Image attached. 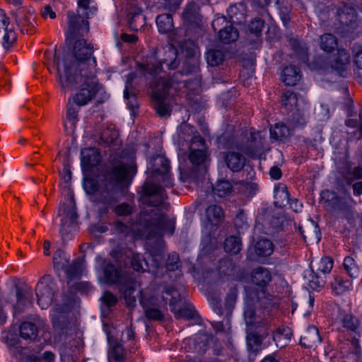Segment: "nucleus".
Instances as JSON below:
<instances>
[{
  "instance_id": "nucleus-61",
  "label": "nucleus",
  "mask_w": 362,
  "mask_h": 362,
  "mask_svg": "<svg viewBox=\"0 0 362 362\" xmlns=\"http://www.w3.org/2000/svg\"><path fill=\"white\" fill-rule=\"evenodd\" d=\"M101 300L103 305L107 308H110L117 303V298L110 291L105 292L101 297Z\"/></svg>"
},
{
  "instance_id": "nucleus-8",
  "label": "nucleus",
  "mask_w": 362,
  "mask_h": 362,
  "mask_svg": "<svg viewBox=\"0 0 362 362\" xmlns=\"http://www.w3.org/2000/svg\"><path fill=\"white\" fill-rule=\"evenodd\" d=\"M58 215L62 217L59 233L64 239L76 226L77 214L72 195L68 198L66 203L59 206Z\"/></svg>"
},
{
  "instance_id": "nucleus-1",
  "label": "nucleus",
  "mask_w": 362,
  "mask_h": 362,
  "mask_svg": "<svg viewBox=\"0 0 362 362\" xmlns=\"http://www.w3.org/2000/svg\"><path fill=\"white\" fill-rule=\"evenodd\" d=\"M92 53L93 47L83 39L75 42L71 55L60 59L55 51L54 63L62 88H79L81 90L102 88L95 75V59L92 58Z\"/></svg>"
},
{
  "instance_id": "nucleus-59",
  "label": "nucleus",
  "mask_w": 362,
  "mask_h": 362,
  "mask_svg": "<svg viewBox=\"0 0 362 362\" xmlns=\"http://www.w3.org/2000/svg\"><path fill=\"white\" fill-rule=\"evenodd\" d=\"M264 23L259 18H256L252 20L249 25V30L250 33H254L256 35H258L262 33L264 28Z\"/></svg>"
},
{
  "instance_id": "nucleus-55",
  "label": "nucleus",
  "mask_w": 362,
  "mask_h": 362,
  "mask_svg": "<svg viewBox=\"0 0 362 362\" xmlns=\"http://www.w3.org/2000/svg\"><path fill=\"white\" fill-rule=\"evenodd\" d=\"M234 224L239 232L240 230H243L248 228L247 216L243 210H240L236 214L234 219Z\"/></svg>"
},
{
  "instance_id": "nucleus-12",
  "label": "nucleus",
  "mask_w": 362,
  "mask_h": 362,
  "mask_svg": "<svg viewBox=\"0 0 362 362\" xmlns=\"http://www.w3.org/2000/svg\"><path fill=\"white\" fill-rule=\"evenodd\" d=\"M272 279V273L267 268L258 267L252 269L250 274L251 282L260 289L255 296H252V293H250L252 301L257 302L260 298L265 296V289Z\"/></svg>"
},
{
  "instance_id": "nucleus-31",
  "label": "nucleus",
  "mask_w": 362,
  "mask_h": 362,
  "mask_svg": "<svg viewBox=\"0 0 362 362\" xmlns=\"http://www.w3.org/2000/svg\"><path fill=\"white\" fill-rule=\"evenodd\" d=\"M158 30L161 33H167L173 30L174 24L170 14H161L156 18Z\"/></svg>"
},
{
  "instance_id": "nucleus-3",
  "label": "nucleus",
  "mask_w": 362,
  "mask_h": 362,
  "mask_svg": "<svg viewBox=\"0 0 362 362\" xmlns=\"http://www.w3.org/2000/svg\"><path fill=\"white\" fill-rule=\"evenodd\" d=\"M111 255L115 259L114 262L110 259L103 261V281L108 285H118L127 303L130 305L136 302L133 294L140 284L127 271L124 264L122 262V255L119 256L115 251H112Z\"/></svg>"
},
{
  "instance_id": "nucleus-60",
  "label": "nucleus",
  "mask_w": 362,
  "mask_h": 362,
  "mask_svg": "<svg viewBox=\"0 0 362 362\" xmlns=\"http://www.w3.org/2000/svg\"><path fill=\"white\" fill-rule=\"evenodd\" d=\"M308 285L312 289L319 291L324 286L325 280L317 274H313L309 279Z\"/></svg>"
},
{
  "instance_id": "nucleus-10",
  "label": "nucleus",
  "mask_w": 362,
  "mask_h": 362,
  "mask_svg": "<svg viewBox=\"0 0 362 362\" xmlns=\"http://www.w3.org/2000/svg\"><path fill=\"white\" fill-rule=\"evenodd\" d=\"M151 105L156 113L161 118L171 115L173 107L176 104L173 94L170 92H151Z\"/></svg>"
},
{
  "instance_id": "nucleus-32",
  "label": "nucleus",
  "mask_w": 362,
  "mask_h": 362,
  "mask_svg": "<svg viewBox=\"0 0 362 362\" xmlns=\"http://www.w3.org/2000/svg\"><path fill=\"white\" fill-rule=\"evenodd\" d=\"M273 251V244L267 239H260L255 244V252L259 257H268Z\"/></svg>"
},
{
  "instance_id": "nucleus-63",
  "label": "nucleus",
  "mask_w": 362,
  "mask_h": 362,
  "mask_svg": "<svg viewBox=\"0 0 362 362\" xmlns=\"http://www.w3.org/2000/svg\"><path fill=\"white\" fill-rule=\"evenodd\" d=\"M199 92H187L186 98L188 100V104L192 107L197 104L198 100L201 98Z\"/></svg>"
},
{
  "instance_id": "nucleus-27",
  "label": "nucleus",
  "mask_w": 362,
  "mask_h": 362,
  "mask_svg": "<svg viewBox=\"0 0 362 362\" xmlns=\"http://www.w3.org/2000/svg\"><path fill=\"white\" fill-rule=\"evenodd\" d=\"M331 287L337 295H341L351 289L352 282L344 276L339 274L335 276L334 281L331 282Z\"/></svg>"
},
{
  "instance_id": "nucleus-48",
  "label": "nucleus",
  "mask_w": 362,
  "mask_h": 362,
  "mask_svg": "<svg viewBox=\"0 0 362 362\" xmlns=\"http://www.w3.org/2000/svg\"><path fill=\"white\" fill-rule=\"evenodd\" d=\"M121 340L123 343H129L127 347L131 351L134 350V346L136 344L135 332L132 326L127 327L126 329L123 331Z\"/></svg>"
},
{
  "instance_id": "nucleus-39",
  "label": "nucleus",
  "mask_w": 362,
  "mask_h": 362,
  "mask_svg": "<svg viewBox=\"0 0 362 362\" xmlns=\"http://www.w3.org/2000/svg\"><path fill=\"white\" fill-rule=\"evenodd\" d=\"M183 18L189 22H197L199 19V6L197 3L189 4L183 12Z\"/></svg>"
},
{
  "instance_id": "nucleus-36",
  "label": "nucleus",
  "mask_w": 362,
  "mask_h": 362,
  "mask_svg": "<svg viewBox=\"0 0 362 362\" xmlns=\"http://www.w3.org/2000/svg\"><path fill=\"white\" fill-rule=\"evenodd\" d=\"M233 190L232 184L228 180H219L213 187V192L219 197H227Z\"/></svg>"
},
{
  "instance_id": "nucleus-49",
  "label": "nucleus",
  "mask_w": 362,
  "mask_h": 362,
  "mask_svg": "<svg viewBox=\"0 0 362 362\" xmlns=\"http://www.w3.org/2000/svg\"><path fill=\"white\" fill-rule=\"evenodd\" d=\"M342 326L349 330L355 332L359 327L358 320L351 314H345L341 320Z\"/></svg>"
},
{
  "instance_id": "nucleus-64",
  "label": "nucleus",
  "mask_w": 362,
  "mask_h": 362,
  "mask_svg": "<svg viewBox=\"0 0 362 362\" xmlns=\"http://www.w3.org/2000/svg\"><path fill=\"white\" fill-rule=\"evenodd\" d=\"M226 20L224 16H221L219 14L216 15V18L214 19L212 22V27L214 30L218 29H221V27L226 23Z\"/></svg>"
},
{
  "instance_id": "nucleus-24",
  "label": "nucleus",
  "mask_w": 362,
  "mask_h": 362,
  "mask_svg": "<svg viewBox=\"0 0 362 362\" xmlns=\"http://www.w3.org/2000/svg\"><path fill=\"white\" fill-rule=\"evenodd\" d=\"M292 331L288 327L282 326L276 328L273 333L272 340L276 343L277 347L286 346L292 337Z\"/></svg>"
},
{
  "instance_id": "nucleus-5",
  "label": "nucleus",
  "mask_w": 362,
  "mask_h": 362,
  "mask_svg": "<svg viewBox=\"0 0 362 362\" xmlns=\"http://www.w3.org/2000/svg\"><path fill=\"white\" fill-rule=\"evenodd\" d=\"M198 52V47L192 41L187 40L180 43L175 37H173L167 47L166 57L163 59V63L169 69H175L179 65L180 56H183L187 60L184 63L182 74L187 75L192 72H196L198 69V58L197 57Z\"/></svg>"
},
{
  "instance_id": "nucleus-20",
  "label": "nucleus",
  "mask_w": 362,
  "mask_h": 362,
  "mask_svg": "<svg viewBox=\"0 0 362 362\" xmlns=\"http://www.w3.org/2000/svg\"><path fill=\"white\" fill-rule=\"evenodd\" d=\"M142 10L137 6H131L128 11V23L130 28L138 30L145 24V18L141 14Z\"/></svg>"
},
{
  "instance_id": "nucleus-28",
  "label": "nucleus",
  "mask_w": 362,
  "mask_h": 362,
  "mask_svg": "<svg viewBox=\"0 0 362 362\" xmlns=\"http://www.w3.org/2000/svg\"><path fill=\"white\" fill-rule=\"evenodd\" d=\"M69 29L71 34H75L80 32L83 26L86 31L88 30V23L86 20H81V25H79L80 17L76 16L73 12H69L67 15Z\"/></svg>"
},
{
  "instance_id": "nucleus-33",
  "label": "nucleus",
  "mask_w": 362,
  "mask_h": 362,
  "mask_svg": "<svg viewBox=\"0 0 362 362\" xmlns=\"http://www.w3.org/2000/svg\"><path fill=\"white\" fill-rule=\"evenodd\" d=\"M180 263L179 255L176 252L170 253L165 262V268L168 272H174L175 276L180 278L182 276V272L180 269Z\"/></svg>"
},
{
  "instance_id": "nucleus-2",
  "label": "nucleus",
  "mask_w": 362,
  "mask_h": 362,
  "mask_svg": "<svg viewBox=\"0 0 362 362\" xmlns=\"http://www.w3.org/2000/svg\"><path fill=\"white\" fill-rule=\"evenodd\" d=\"M136 173L134 165L120 163L107 169L100 182L93 179L85 180L83 187L86 193L90 195V201L102 205L101 214H106L118 201V190L128 187Z\"/></svg>"
},
{
  "instance_id": "nucleus-34",
  "label": "nucleus",
  "mask_w": 362,
  "mask_h": 362,
  "mask_svg": "<svg viewBox=\"0 0 362 362\" xmlns=\"http://www.w3.org/2000/svg\"><path fill=\"white\" fill-rule=\"evenodd\" d=\"M220 40L224 43H230L235 42L239 36L238 31L233 26H224L219 30L218 34Z\"/></svg>"
},
{
  "instance_id": "nucleus-23",
  "label": "nucleus",
  "mask_w": 362,
  "mask_h": 362,
  "mask_svg": "<svg viewBox=\"0 0 362 362\" xmlns=\"http://www.w3.org/2000/svg\"><path fill=\"white\" fill-rule=\"evenodd\" d=\"M227 13L232 24H241L245 20V6L243 4L231 5L228 8Z\"/></svg>"
},
{
  "instance_id": "nucleus-46",
  "label": "nucleus",
  "mask_w": 362,
  "mask_h": 362,
  "mask_svg": "<svg viewBox=\"0 0 362 362\" xmlns=\"http://www.w3.org/2000/svg\"><path fill=\"white\" fill-rule=\"evenodd\" d=\"M223 60V53L218 49H208L206 52L207 63L211 66H218Z\"/></svg>"
},
{
  "instance_id": "nucleus-13",
  "label": "nucleus",
  "mask_w": 362,
  "mask_h": 362,
  "mask_svg": "<svg viewBox=\"0 0 362 362\" xmlns=\"http://www.w3.org/2000/svg\"><path fill=\"white\" fill-rule=\"evenodd\" d=\"M146 230L150 237H160L165 233L172 235L174 232V221L164 214H160L156 218L146 223Z\"/></svg>"
},
{
  "instance_id": "nucleus-4",
  "label": "nucleus",
  "mask_w": 362,
  "mask_h": 362,
  "mask_svg": "<svg viewBox=\"0 0 362 362\" xmlns=\"http://www.w3.org/2000/svg\"><path fill=\"white\" fill-rule=\"evenodd\" d=\"M151 169L154 179L160 182L159 185L152 182L146 181L143 185V193L150 197L152 205H160L166 199L167 195L163 187H173V180L169 173L170 161L165 156L158 155L151 160Z\"/></svg>"
},
{
  "instance_id": "nucleus-50",
  "label": "nucleus",
  "mask_w": 362,
  "mask_h": 362,
  "mask_svg": "<svg viewBox=\"0 0 362 362\" xmlns=\"http://www.w3.org/2000/svg\"><path fill=\"white\" fill-rule=\"evenodd\" d=\"M78 108L74 106L71 103V98L68 100L67 110H66V122L71 124V126L74 128L78 122Z\"/></svg>"
},
{
  "instance_id": "nucleus-19",
  "label": "nucleus",
  "mask_w": 362,
  "mask_h": 362,
  "mask_svg": "<svg viewBox=\"0 0 362 362\" xmlns=\"http://www.w3.org/2000/svg\"><path fill=\"white\" fill-rule=\"evenodd\" d=\"M222 155L227 167L233 172H239L244 167L245 158L241 153L228 151Z\"/></svg>"
},
{
  "instance_id": "nucleus-26",
  "label": "nucleus",
  "mask_w": 362,
  "mask_h": 362,
  "mask_svg": "<svg viewBox=\"0 0 362 362\" xmlns=\"http://www.w3.org/2000/svg\"><path fill=\"white\" fill-rule=\"evenodd\" d=\"M19 332L23 339L35 341L38 337L39 328L35 323L26 321L21 325Z\"/></svg>"
},
{
  "instance_id": "nucleus-41",
  "label": "nucleus",
  "mask_w": 362,
  "mask_h": 362,
  "mask_svg": "<svg viewBox=\"0 0 362 362\" xmlns=\"http://www.w3.org/2000/svg\"><path fill=\"white\" fill-rule=\"evenodd\" d=\"M78 6L80 10H83L82 14L87 18L94 15L97 11V6L94 0H78Z\"/></svg>"
},
{
  "instance_id": "nucleus-40",
  "label": "nucleus",
  "mask_w": 362,
  "mask_h": 362,
  "mask_svg": "<svg viewBox=\"0 0 362 362\" xmlns=\"http://www.w3.org/2000/svg\"><path fill=\"white\" fill-rule=\"evenodd\" d=\"M270 134L272 139L282 140L289 136L290 130L284 124L277 123L270 128Z\"/></svg>"
},
{
  "instance_id": "nucleus-56",
  "label": "nucleus",
  "mask_w": 362,
  "mask_h": 362,
  "mask_svg": "<svg viewBox=\"0 0 362 362\" xmlns=\"http://www.w3.org/2000/svg\"><path fill=\"white\" fill-rule=\"evenodd\" d=\"M333 268V260L329 257H322L318 263L317 270L324 274H329Z\"/></svg>"
},
{
  "instance_id": "nucleus-18",
  "label": "nucleus",
  "mask_w": 362,
  "mask_h": 362,
  "mask_svg": "<svg viewBox=\"0 0 362 362\" xmlns=\"http://www.w3.org/2000/svg\"><path fill=\"white\" fill-rule=\"evenodd\" d=\"M98 143L101 146H109L112 150H116L121 145L117 132L110 129L101 132Z\"/></svg>"
},
{
  "instance_id": "nucleus-6",
  "label": "nucleus",
  "mask_w": 362,
  "mask_h": 362,
  "mask_svg": "<svg viewBox=\"0 0 362 362\" xmlns=\"http://www.w3.org/2000/svg\"><path fill=\"white\" fill-rule=\"evenodd\" d=\"M184 291L185 284L182 282L165 286L162 292L161 303L163 305L169 304L170 310L174 313L177 319H194L197 313L193 307L185 306L177 308V304L180 302Z\"/></svg>"
},
{
  "instance_id": "nucleus-30",
  "label": "nucleus",
  "mask_w": 362,
  "mask_h": 362,
  "mask_svg": "<svg viewBox=\"0 0 362 362\" xmlns=\"http://www.w3.org/2000/svg\"><path fill=\"white\" fill-rule=\"evenodd\" d=\"M140 303L145 309L146 317L148 320H163L164 315L162 312L156 308H148L146 302V297L143 291H140Z\"/></svg>"
},
{
  "instance_id": "nucleus-37",
  "label": "nucleus",
  "mask_w": 362,
  "mask_h": 362,
  "mask_svg": "<svg viewBox=\"0 0 362 362\" xmlns=\"http://www.w3.org/2000/svg\"><path fill=\"white\" fill-rule=\"evenodd\" d=\"M274 204L276 206L281 208L289 203L291 198L289 193L285 186L279 187L274 192Z\"/></svg>"
},
{
  "instance_id": "nucleus-53",
  "label": "nucleus",
  "mask_w": 362,
  "mask_h": 362,
  "mask_svg": "<svg viewBox=\"0 0 362 362\" xmlns=\"http://www.w3.org/2000/svg\"><path fill=\"white\" fill-rule=\"evenodd\" d=\"M124 98L127 100L128 108L133 114H136L139 108V103L135 92H124Z\"/></svg>"
},
{
  "instance_id": "nucleus-9",
  "label": "nucleus",
  "mask_w": 362,
  "mask_h": 362,
  "mask_svg": "<svg viewBox=\"0 0 362 362\" xmlns=\"http://www.w3.org/2000/svg\"><path fill=\"white\" fill-rule=\"evenodd\" d=\"M57 286L56 282L49 275L42 277L36 286L37 304L42 309L47 308L52 303Z\"/></svg>"
},
{
  "instance_id": "nucleus-42",
  "label": "nucleus",
  "mask_w": 362,
  "mask_h": 362,
  "mask_svg": "<svg viewBox=\"0 0 362 362\" xmlns=\"http://www.w3.org/2000/svg\"><path fill=\"white\" fill-rule=\"evenodd\" d=\"M69 260V258L63 250L60 249L57 250L53 257L54 268L58 271L65 269L66 267L68 265Z\"/></svg>"
},
{
  "instance_id": "nucleus-17",
  "label": "nucleus",
  "mask_w": 362,
  "mask_h": 362,
  "mask_svg": "<svg viewBox=\"0 0 362 362\" xmlns=\"http://www.w3.org/2000/svg\"><path fill=\"white\" fill-rule=\"evenodd\" d=\"M302 75L299 68L293 65L285 66L281 73V81L288 86H294L301 80Z\"/></svg>"
},
{
  "instance_id": "nucleus-21",
  "label": "nucleus",
  "mask_w": 362,
  "mask_h": 362,
  "mask_svg": "<svg viewBox=\"0 0 362 362\" xmlns=\"http://www.w3.org/2000/svg\"><path fill=\"white\" fill-rule=\"evenodd\" d=\"M321 341L317 328L315 326L309 327L300 339V346L310 349Z\"/></svg>"
},
{
  "instance_id": "nucleus-44",
  "label": "nucleus",
  "mask_w": 362,
  "mask_h": 362,
  "mask_svg": "<svg viewBox=\"0 0 362 362\" xmlns=\"http://www.w3.org/2000/svg\"><path fill=\"white\" fill-rule=\"evenodd\" d=\"M131 264L134 270L136 272H146L150 269L146 260L139 253L132 255Z\"/></svg>"
},
{
  "instance_id": "nucleus-43",
  "label": "nucleus",
  "mask_w": 362,
  "mask_h": 362,
  "mask_svg": "<svg viewBox=\"0 0 362 362\" xmlns=\"http://www.w3.org/2000/svg\"><path fill=\"white\" fill-rule=\"evenodd\" d=\"M95 92H76L72 95L71 103L76 104L78 106H83L86 105L95 95Z\"/></svg>"
},
{
  "instance_id": "nucleus-25",
  "label": "nucleus",
  "mask_w": 362,
  "mask_h": 362,
  "mask_svg": "<svg viewBox=\"0 0 362 362\" xmlns=\"http://www.w3.org/2000/svg\"><path fill=\"white\" fill-rule=\"evenodd\" d=\"M100 153L95 148H86L81 151V163L86 167H93L100 161Z\"/></svg>"
},
{
  "instance_id": "nucleus-51",
  "label": "nucleus",
  "mask_w": 362,
  "mask_h": 362,
  "mask_svg": "<svg viewBox=\"0 0 362 362\" xmlns=\"http://www.w3.org/2000/svg\"><path fill=\"white\" fill-rule=\"evenodd\" d=\"M281 103L284 106L289 107L291 110L296 107L298 105V98L295 92H284L281 96Z\"/></svg>"
},
{
  "instance_id": "nucleus-38",
  "label": "nucleus",
  "mask_w": 362,
  "mask_h": 362,
  "mask_svg": "<svg viewBox=\"0 0 362 362\" xmlns=\"http://www.w3.org/2000/svg\"><path fill=\"white\" fill-rule=\"evenodd\" d=\"M241 240L236 236H230L224 242V250L226 252L232 255L238 254L241 250Z\"/></svg>"
},
{
  "instance_id": "nucleus-54",
  "label": "nucleus",
  "mask_w": 362,
  "mask_h": 362,
  "mask_svg": "<svg viewBox=\"0 0 362 362\" xmlns=\"http://www.w3.org/2000/svg\"><path fill=\"white\" fill-rule=\"evenodd\" d=\"M63 270L65 272L67 278H76L80 274L81 263L78 260H75L71 264L69 262L65 269Z\"/></svg>"
},
{
  "instance_id": "nucleus-16",
  "label": "nucleus",
  "mask_w": 362,
  "mask_h": 362,
  "mask_svg": "<svg viewBox=\"0 0 362 362\" xmlns=\"http://www.w3.org/2000/svg\"><path fill=\"white\" fill-rule=\"evenodd\" d=\"M263 136L260 132H251L250 134V148L245 149L241 145L234 144L233 141H227L225 144V146L229 148H237L241 151L245 152L247 154H252L254 151L259 149L262 146Z\"/></svg>"
},
{
  "instance_id": "nucleus-15",
  "label": "nucleus",
  "mask_w": 362,
  "mask_h": 362,
  "mask_svg": "<svg viewBox=\"0 0 362 362\" xmlns=\"http://www.w3.org/2000/svg\"><path fill=\"white\" fill-rule=\"evenodd\" d=\"M33 293L31 288L16 287V303L13 307L14 313L20 314L32 304Z\"/></svg>"
},
{
  "instance_id": "nucleus-57",
  "label": "nucleus",
  "mask_w": 362,
  "mask_h": 362,
  "mask_svg": "<svg viewBox=\"0 0 362 362\" xmlns=\"http://www.w3.org/2000/svg\"><path fill=\"white\" fill-rule=\"evenodd\" d=\"M113 211L117 216H126L132 214L133 212V206L124 202L115 206Z\"/></svg>"
},
{
  "instance_id": "nucleus-45",
  "label": "nucleus",
  "mask_w": 362,
  "mask_h": 362,
  "mask_svg": "<svg viewBox=\"0 0 362 362\" xmlns=\"http://www.w3.org/2000/svg\"><path fill=\"white\" fill-rule=\"evenodd\" d=\"M320 45L322 49L329 52L337 47V42L333 35L325 34L321 36Z\"/></svg>"
},
{
  "instance_id": "nucleus-35",
  "label": "nucleus",
  "mask_w": 362,
  "mask_h": 362,
  "mask_svg": "<svg viewBox=\"0 0 362 362\" xmlns=\"http://www.w3.org/2000/svg\"><path fill=\"white\" fill-rule=\"evenodd\" d=\"M218 269L221 274L233 276L236 273L238 267L231 259L227 257L220 260Z\"/></svg>"
},
{
  "instance_id": "nucleus-29",
  "label": "nucleus",
  "mask_w": 362,
  "mask_h": 362,
  "mask_svg": "<svg viewBox=\"0 0 362 362\" xmlns=\"http://www.w3.org/2000/svg\"><path fill=\"white\" fill-rule=\"evenodd\" d=\"M207 220L211 223L217 224L221 222L223 217L224 213L222 208L216 204L209 206L205 211Z\"/></svg>"
},
{
  "instance_id": "nucleus-58",
  "label": "nucleus",
  "mask_w": 362,
  "mask_h": 362,
  "mask_svg": "<svg viewBox=\"0 0 362 362\" xmlns=\"http://www.w3.org/2000/svg\"><path fill=\"white\" fill-rule=\"evenodd\" d=\"M346 181L351 184L354 180L362 179V163L350 170L346 177Z\"/></svg>"
},
{
  "instance_id": "nucleus-62",
  "label": "nucleus",
  "mask_w": 362,
  "mask_h": 362,
  "mask_svg": "<svg viewBox=\"0 0 362 362\" xmlns=\"http://www.w3.org/2000/svg\"><path fill=\"white\" fill-rule=\"evenodd\" d=\"M3 30L5 31L3 37L4 45L5 47L9 46L13 42L15 41L16 34L11 29H8V26H6V29Z\"/></svg>"
},
{
  "instance_id": "nucleus-52",
  "label": "nucleus",
  "mask_w": 362,
  "mask_h": 362,
  "mask_svg": "<svg viewBox=\"0 0 362 362\" xmlns=\"http://www.w3.org/2000/svg\"><path fill=\"white\" fill-rule=\"evenodd\" d=\"M344 267L350 277H356L359 273V269L355 263V260L351 257H346L344 260Z\"/></svg>"
},
{
  "instance_id": "nucleus-7",
  "label": "nucleus",
  "mask_w": 362,
  "mask_h": 362,
  "mask_svg": "<svg viewBox=\"0 0 362 362\" xmlns=\"http://www.w3.org/2000/svg\"><path fill=\"white\" fill-rule=\"evenodd\" d=\"M139 70L149 83L157 88V90H160L161 88L177 90V88L174 86L173 79L165 80V74L161 73L160 64L156 59H150V61L146 65L141 64Z\"/></svg>"
},
{
  "instance_id": "nucleus-11",
  "label": "nucleus",
  "mask_w": 362,
  "mask_h": 362,
  "mask_svg": "<svg viewBox=\"0 0 362 362\" xmlns=\"http://www.w3.org/2000/svg\"><path fill=\"white\" fill-rule=\"evenodd\" d=\"M276 329L274 320L272 318H266L258 322L255 326V331L251 332L247 337L248 344L260 346L267 337L269 335L273 337V333Z\"/></svg>"
},
{
  "instance_id": "nucleus-22",
  "label": "nucleus",
  "mask_w": 362,
  "mask_h": 362,
  "mask_svg": "<svg viewBox=\"0 0 362 362\" xmlns=\"http://www.w3.org/2000/svg\"><path fill=\"white\" fill-rule=\"evenodd\" d=\"M338 19L344 26H352L356 21V11L352 6L344 4L339 8L337 11Z\"/></svg>"
},
{
  "instance_id": "nucleus-14",
  "label": "nucleus",
  "mask_w": 362,
  "mask_h": 362,
  "mask_svg": "<svg viewBox=\"0 0 362 362\" xmlns=\"http://www.w3.org/2000/svg\"><path fill=\"white\" fill-rule=\"evenodd\" d=\"M189 159L193 165H201L206 159L204 139L199 134L194 135L191 139Z\"/></svg>"
},
{
  "instance_id": "nucleus-47",
  "label": "nucleus",
  "mask_w": 362,
  "mask_h": 362,
  "mask_svg": "<svg viewBox=\"0 0 362 362\" xmlns=\"http://www.w3.org/2000/svg\"><path fill=\"white\" fill-rule=\"evenodd\" d=\"M338 54L341 57L340 60L335 62L334 66L332 67L336 71L340 74H343L347 69L349 63V55L344 50L339 52Z\"/></svg>"
}]
</instances>
